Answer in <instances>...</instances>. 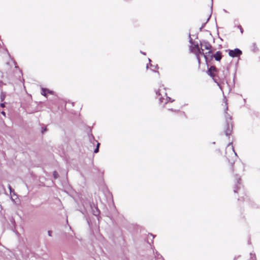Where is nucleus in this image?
Here are the masks:
<instances>
[{
    "mask_svg": "<svg viewBox=\"0 0 260 260\" xmlns=\"http://www.w3.org/2000/svg\"><path fill=\"white\" fill-rule=\"evenodd\" d=\"M251 255V259H253V260H256L255 258V255L254 254H252V253L250 254Z\"/></svg>",
    "mask_w": 260,
    "mask_h": 260,
    "instance_id": "obj_13",
    "label": "nucleus"
},
{
    "mask_svg": "<svg viewBox=\"0 0 260 260\" xmlns=\"http://www.w3.org/2000/svg\"><path fill=\"white\" fill-rule=\"evenodd\" d=\"M48 235L49 236H50V237L52 236V232L50 231H49L48 232Z\"/></svg>",
    "mask_w": 260,
    "mask_h": 260,
    "instance_id": "obj_14",
    "label": "nucleus"
},
{
    "mask_svg": "<svg viewBox=\"0 0 260 260\" xmlns=\"http://www.w3.org/2000/svg\"><path fill=\"white\" fill-rule=\"evenodd\" d=\"M237 191H238V188H235L234 189V192H237Z\"/></svg>",
    "mask_w": 260,
    "mask_h": 260,
    "instance_id": "obj_19",
    "label": "nucleus"
},
{
    "mask_svg": "<svg viewBox=\"0 0 260 260\" xmlns=\"http://www.w3.org/2000/svg\"><path fill=\"white\" fill-rule=\"evenodd\" d=\"M46 131V128H44H44H43V129H42V133H44V132H45V131Z\"/></svg>",
    "mask_w": 260,
    "mask_h": 260,
    "instance_id": "obj_18",
    "label": "nucleus"
},
{
    "mask_svg": "<svg viewBox=\"0 0 260 260\" xmlns=\"http://www.w3.org/2000/svg\"><path fill=\"white\" fill-rule=\"evenodd\" d=\"M9 188L10 189V193H11V192H12V188H11V187L10 185L9 186Z\"/></svg>",
    "mask_w": 260,
    "mask_h": 260,
    "instance_id": "obj_16",
    "label": "nucleus"
},
{
    "mask_svg": "<svg viewBox=\"0 0 260 260\" xmlns=\"http://www.w3.org/2000/svg\"><path fill=\"white\" fill-rule=\"evenodd\" d=\"M241 54L242 51L238 48L229 50V55L232 57H239Z\"/></svg>",
    "mask_w": 260,
    "mask_h": 260,
    "instance_id": "obj_4",
    "label": "nucleus"
},
{
    "mask_svg": "<svg viewBox=\"0 0 260 260\" xmlns=\"http://www.w3.org/2000/svg\"><path fill=\"white\" fill-rule=\"evenodd\" d=\"M2 114L3 115H4V116H5V115H6V114H5V113L4 111L2 112Z\"/></svg>",
    "mask_w": 260,
    "mask_h": 260,
    "instance_id": "obj_20",
    "label": "nucleus"
},
{
    "mask_svg": "<svg viewBox=\"0 0 260 260\" xmlns=\"http://www.w3.org/2000/svg\"><path fill=\"white\" fill-rule=\"evenodd\" d=\"M200 45L202 48L207 50H211L212 46L210 44L206 41H203L200 42Z\"/></svg>",
    "mask_w": 260,
    "mask_h": 260,
    "instance_id": "obj_6",
    "label": "nucleus"
},
{
    "mask_svg": "<svg viewBox=\"0 0 260 260\" xmlns=\"http://www.w3.org/2000/svg\"><path fill=\"white\" fill-rule=\"evenodd\" d=\"M239 28H240L241 32L242 33L243 32V28H242V26H239Z\"/></svg>",
    "mask_w": 260,
    "mask_h": 260,
    "instance_id": "obj_15",
    "label": "nucleus"
},
{
    "mask_svg": "<svg viewBox=\"0 0 260 260\" xmlns=\"http://www.w3.org/2000/svg\"><path fill=\"white\" fill-rule=\"evenodd\" d=\"M46 92L51 93V91H50L49 90L43 88L41 93L42 95L46 96Z\"/></svg>",
    "mask_w": 260,
    "mask_h": 260,
    "instance_id": "obj_10",
    "label": "nucleus"
},
{
    "mask_svg": "<svg viewBox=\"0 0 260 260\" xmlns=\"http://www.w3.org/2000/svg\"><path fill=\"white\" fill-rule=\"evenodd\" d=\"M216 71V68L214 66H211L208 70V74L211 76H214V73Z\"/></svg>",
    "mask_w": 260,
    "mask_h": 260,
    "instance_id": "obj_8",
    "label": "nucleus"
},
{
    "mask_svg": "<svg viewBox=\"0 0 260 260\" xmlns=\"http://www.w3.org/2000/svg\"><path fill=\"white\" fill-rule=\"evenodd\" d=\"M100 144L99 143H97L96 148L94 150V153H98L99 152V148Z\"/></svg>",
    "mask_w": 260,
    "mask_h": 260,
    "instance_id": "obj_11",
    "label": "nucleus"
},
{
    "mask_svg": "<svg viewBox=\"0 0 260 260\" xmlns=\"http://www.w3.org/2000/svg\"><path fill=\"white\" fill-rule=\"evenodd\" d=\"M225 117L226 118V121L227 122V128L225 131V134L226 136H229L230 135L231 132H232V126L230 125V121L231 120V118L230 117H229V115L228 114L226 111L228 109V103L226 102V100L225 101Z\"/></svg>",
    "mask_w": 260,
    "mask_h": 260,
    "instance_id": "obj_3",
    "label": "nucleus"
},
{
    "mask_svg": "<svg viewBox=\"0 0 260 260\" xmlns=\"http://www.w3.org/2000/svg\"><path fill=\"white\" fill-rule=\"evenodd\" d=\"M228 150H231L232 151V152L234 153L236 155V153H235V152L234 151V147H233V145H232V143H230L228 144V145L227 146V147L226 148V151H227Z\"/></svg>",
    "mask_w": 260,
    "mask_h": 260,
    "instance_id": "obj_9",
    "label": "nucleus"
},
{
    "mask_svg": "<svg viewBox=\"0 0 260 260\" xmlns=\"http://www.w3.org/2000/svg\"><path fill=\"white\" fill-rule=\"evenodd\" d=\"M53 175L54 178L55 179L57 178H58V174L57 172H56V171H54V172H53Z\"/></svg>",
    "mask_w": 260,
    "mask_h": 260,
    "instance_id": "obj_12",
    "label": "nucleus"
},
{
    "mask_svg": "<svg viewBox=\"0 0 260 260\" xmlns=\"http://www.w3.org/2000/svg\"><path fill=\"white\" fill-rule=\"evenodd\" d=\"M212 57H214V58L218 61H220L221 58H222V53L220 51H217L214 54L212 55Z\"/></svg>",
    "mask_w": 260,
    "mask_h": 260,
    "instance_id": "obj_7",
    "label": "nucleus"
},
{
    "mask_svg": "<svg viewBox=\"0 0 260 260\" xmlns=\"http://www.w3.org/2000/svg\"><path fill=\"white\" fill-rule=\"evenodd\" d=\"M99 211L97 210L96 213H95V215H98L99 214Z\"/></svg>",
    "mask_w": 260,
    "mask_h": 260,
    "instance_id": "obj_22",
    "label": "nucleus"
},
{
    "mask_svg": "<svg viewBox=\"0 0 260 260\" xmlns=\"http://www.w3.org/2000/svg\"><path fill=\"white\" fill-rule=\"evenodd\" d=\"M1 106L2 107H5V104L4 103H2V104H1Z\"/></svg>",
    "mask_w": 260,
    "mask_h": 260,
    "instance_id": "obj_17",
    "label": "nucleus"
},
{
    "mask_svg": "<svg viewBox=\"0 0 260 260\" xmlns=\"http://www.w3.org/2000/svg\"><path fill=\"white\" fill-rule=\"evenodd\" d=\"M156 94L161 103L167 104L169 101L173 102L174 101L171 100L170 97L167 96L165 89L162 86H160V88L156 91Z\"/></svg>",
    "mask_w": 260,
    "mask_h": 260,
    "instance_id": "obj_1",
    "label": "nucleus"
},
{
    "mask_svg": "<svg viewBox=\"0 0 260 260\" xmlns=\"http://www.w3.org/2000/svg\"><path fill=\"white\" fill-rule=\"evenodd\" d=\"M189 49L191 52L196 55L198 62L200 64L201 62L200 56L201 55L202 49H200L198 44L190 46Z\"/></svg>",
    "mask_w": 260,
    "mask_h": 260,
    "instance_id": "obj_2",
    "label": "nucleus"
},
{
    "mask_svg": "<svg viewBox=\"0 0 260 260\" xmlns=\"http://www.w3.org/2000/svg\"><path fill=\"white\" fill-rule=\"evenodd\" d=\"M141 53H142V54H144V55H145V54H146L145 52H141Z\"/></svg>",
    "mask_w": 260,
    "mask_h": 260,
    "instance_id": "obj_23",
    "label": "nucleus"
},
{
    "mask_svg": "<svg viewBox=\"0 0 260 260\" xmlns=\"http://www.w3.org/2000/svg\"><path fill=\"white\" fill-rule=\"evenodd\" d=\"M4 96H3L2 95H2H1V99H2V101L4 100Z\"/></svg>",
    "mask_w": 260,
    "mask_h": 260,
    "instance_id": "obj_21",
    "label": "nucleus"
},
{
    "mask_svg": "<svg viewBox=\"0 0 260 260\" xmlns=\"http://www.w3.org/2000/svg\"><path fill=\"white\" fill-rule=\"evenodd\" d=\"M203 51H204V49L202 48L201 55L204 56V57L206 62H207L208 59L212 58V55H213L212 51L211 49V50H208V52H205V53H204Z\"/></svg>",
    "mask_w": 260,
    "mask_h": 260,
    "instance_id": "obj_5",
    "label": "nucleus"
}]
</instances>
